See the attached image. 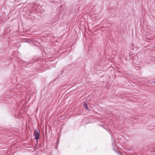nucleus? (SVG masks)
Returning a JSON list of instances; mask_svg holds the SVG:
<instances>
[{
  "label": "nucleus",
  "instance_id": "nucleus-7",
  "mask_svg": "<svg viewBox=\"0 0 155 155\" xmlns=\"http://www.w3.org/2000/svg\"><path fill=\"white\" fill-rule=\"evenodd\" d=\"M154 83L155 84V81L154 82Z\"/></svg>",
  "mask_w": 155,
  "mask_h": 155
},
{
  "label": "nucleus",
  "instance_id": "nucleus-5",
  "mask_svg": "<svg viewBox=\"0 0 155 155\" xmlns=\"http://www.w3.org/2000/svg\"><path fill=\"white\" fill-rule=\"evenodd\" d=\"M113 146L114 145V143H113Z\"/></svg>",
  "mask_w": 155,
  "mask_h": 155
},
{
  "label": "nucleus",
  "instance_id": "nucleus-9",
  "mask_svg": "<svg viewBox=\"0 0 155 155\" xmlns=\"http://www.w3.org/2000/svg\"><path fill=\"white\" fill-rule=\"evenodd\" d=\"M25 41L27 42V41Z\"/></svg>",
  "mask_w": 155,
  "mask_h": 155
},
{
  "label": "nucleus",
  "instance_id": "nucleus-3",
  "mask_svg": "<svg viewBox=\"0 0 155 155\" xmlns=\"http://www.w3.org/2000/svg\"><path fill=\"white\" fill-rule=\"evenodd\" d=\"M114 149L117 153L118 154H119V152H120L119 151L117 150H115V148H114Z\"/></svg>",
  "mask_w": 155,
  "mask_h": 155
},
{
  "label": "nucleus",
  "instance_id": "nucleus-1",
  "mask_svg": "<svg viewBox=\"0 0 155 155\" xmlns=\"http://www.w3.org/2000/svg\"><path fill=\"white\" fill-rule=\"evenodd\" d=\"M34 136H35V139L37 140L36 142L37 143L38 142V139L39 136V134L37 130H35L34 131Z\"/></svg>",
  "mask_w": 155,
  "mask_h": 155
},
{
  "label": "nucleus",
  "instance_id": "nucleus-2",
  "mask_svg": "<svg viewBox=\"0 0 155 155\" xmlns=\"http://www.w3.org/2000/svg\"><path fill=\"white\" fill-rule=\"evenodd\" d=\"M83 106L85 109H86L87 110H89L86 103H84L83 104Z\"/></svg>",
  "mask_w": 155,
  "mask_h": 155
},
{
  "label": "nucleus",
  "instance_id": "nucleus-4",
  "mask_svg": "<svg viewBox=\"0 0 155 155\" xmlns=\"http://www.w3.org/2000/svg\"><path fill=\"white\" fill-rule=\"evenodd\" d=\"M100 126L101 127H103V125H101Z\"/></svg>",
  "mask_w": 155,
  "mask_h": 155
},
{
  "label": "nucleus",
  "instance_id": "nucleus-6",
  "mask_svg": "<svg viewBox=\"0 0 155 155\" xmlns=\"http://www.w3.org/2000/svg\"><path fill=\"white\" fill-rule=\"evenodd\" d=\"M114 15L112 16V17H114Z\"/></svg>",
  "mask_w": 155,
  "mask_h": 155
},
{
  "label": "nucleus",
  "instance_id": "nucleus-8",
  "mask_svg": "<svg viewBox=\"0 0 155 155\" xmlns=\"http://www.w3.org/2000/svg\"><path fill=\"white\" fill-rule=\"evenodd\" d=\"M58 141V139H57V142Z\"/></svg>",
  "mask_w": 155,
  "mask_h": 155
}]
</instances>
